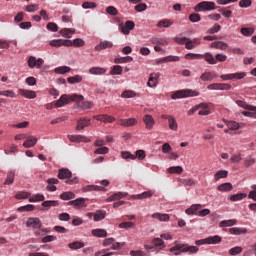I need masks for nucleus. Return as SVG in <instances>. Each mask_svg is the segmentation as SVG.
I'll list each match as a JSON object with an SVG mask.
<instances>
[{
    "label": "nucleus",
    "instance_id": "nucleus-46",
    "mask_svg": "<svg viewBox=\"0 0 256 256\" xmlns=\"http://www.w3.org/2000/svg\"><path fill=\"white\" fill-rule=\"evenodd\" d=\"M67 81H68V83H70V85H73L75 83H81V81H83V76L75 75V76H72V77H68Z\"/></svg>",
    "mask_w": 256,
    "mask_h": 256
},
{
    "label": "nucleus",
    "instance_id": "nucleus-19",
    "mask_svg": "<svg viewBox=\"0 0 256 256\" xmlns=\"http://www.w3.org/2000/svg\"><path fill=\"white\" fill-rule=\"evenodd\" d=\"M119 125H122V127H133L137 125V120L135 118L120 119Z\"/></svg>",
    "mask_w": 256,
    "mask_h": 256
},
{
    "label": "nucleus",
    "instance_id": "nucleus-7",
    "mask_svg": "<svg viewBox=\"0 0 256 256\" xmlns=\"http://www.w3.org/2000/svg\"><path fill=\"white\" fill-rule=\"evenodd\" d=\"M121 33L124 35H129L130 31H133L135 29V22L128 20L125 22V25L121 23L119 25Z\"/></svg>",
    "mask_w": 256,
    "mask_h": 256
},
{
    "label": "nucleus",
    "instance_id": "nucleus-39",
    "mask_svg": "<svg viewBox=\"0 0 256 256\" xmlns=\"http://www.w3.org/2000/svg\"><path fill=\"white\" fill-rule=\"evenodd\" d=\"M231 190H233V184H231L229 182L223 183L218 186V191H221V192H228Z\"/></svg>",
    "mask_w": 256,
    "mask_h": 256
},
{
    "label": "nucleus",
    "instance_id": "nucleus-11",
    "mask_svg": "<svg viewBox=\"0 0 256 256\" xmlns=\"http://www.w3.org/2000/svg\"><path fill=\"white\" fill-rule=\"evenodd\" d=\"M18 93L19 95H21L22 97H25L26 99H35L37 97V92L33 90L19 89Z\"/></svg>",
    "mask_w": 256,
    "mask_h": 256
},
{
    "label": "nucleus",
    "instance_id": "nucleus-41",
    "mask_svg": "<svg viewBox=\"0 0 256 256\" xmlns=\"http://www.w3.org/2000/svg\"><path fill=\"white\" fill-rule=\"evenodd\" d=\"M59 205V201L57 200H46L42 203V207L46 209H50V207H57Z\"/></svg>",
    "mask_w": 256,
    "mask_h": 256
},
{
    "label": "nucleus",
    "instance_id": "nucleus-15",
    "mask_svg": "<svg viewBox=\"0 0 256 256\" xmlns=\"http://www.w3.org/2000/svg\"><path fill=\"white\" fill-rule=\"evenodd\" d=\"M91 125V119L81 118L77 121L76 131L83 130L84 127H89Z\"/></svg>",
    "mask_w": 256,
    "mask_h": 256
},
{
    "label": "nucleus",
    "instance_id": "nucleus-60",
    "mask_svg": "<svg viewBox=\"0 0 256 256\" xmlns=\"http://www.w3.org/2000/svg\"><path fill=\"white\" fill-rule=\"evenodd\" d=\"M219 13H221L223 15V17H226L227 19H229V17H231V15H233V12L231 10H229V7L221 8L219 10Z\"/></svg>",
    "mask_w": 256,
    "mask_h": 256
},
{
    "label": "nucleus",
    "instance_id": "nucleus-45",
    "mask_svg": "<svg viewBox=\"0 0 256 256\" xmlns=\"http://www.w3.org/2000/svg\"><path fill=\"white\" fill-rule=\"evenodd\" d=\"M13 181H15V171H10L7 174V178L4 182V185H13Z\"/></svg>",
    "mask_w": 256,
    "mask_h": 256
},
{
    "label": "nucleus",
    "instance_id": "nucleus-48",
    "mask_svg": "<svg viewBox=\"0 0 256 256\" xmlns=\"http://www.w3.org/2000/svg\"><path fill=\"white\" fill-rule=\"evenodd\" d=\"M152 218L158 219V221H169V214L154 213Z\"/></svg>",
    "mask_w": 256,
    "mask_h": 256
},
{
    "label": "nucleus",
    "instance_id": "nucleus-47",
    "mask_svg": "<svg viewBox=\"0 0 256 256\" xmlns=\"http://www.w3.org/2000/svg\"><path fill=\"white\" fill-rule=\"evenodd\" d=\"M68 247L72 250L83 249V247H85V243L75 241V242L69 243Z\"/></svg>",
    "mask_w": 256,
    "mask_h": 256
},
{
    "label": "nucleus",
    "instance_id": "nucleus-30",
    "mask_svg": "<svg viewBox=\"0 0 256 256\" xmlns=\"http://www.w3.org/2000/svg\"><path fill=\"white\" fill-rule=\"evenodd\" d=\"M229 233H231V235H245L247 228L233 227L229 229Z\"/></svg>",
    "mask_w": 256,
    "mask_h": 256
},
{
    "label": "nucleus",
    "instance_id": "nucleus-55",
    "mask_svg": "<svg viewBox=\"0 0 256 256\" xmlns=\"http://www.w3.org/2000/svg\"><path fill=\"white\" fill-rule=\"evenodd\" d=\"M121 97H123L124 99H131L133 97H137V93L132 90H126L121 94Z\"/></svg>",
    "mask_w": 256,
    "mask_h": 256
},
{
    "label": "nucleus",
    "instance_id": "nucleus-2",
    "mask_svg": "<svg viewBox=\"0 0 256 256\" xmlns=\"http://www.w3.org/2000/svg\"><path fill=\"white\" fill-rule=\"evenodd\" d=\"M199 251V247L197 246H189L188 244H176L172 248H170V253H174V255H181V253H197Z\"/></svg>",
    "mask_w": 256,
    "mask_h": 256
},
{
    "label": "nucleus",
    "instance_id": "nucleus-25",
    "mask_svg": "<svg viewBox=\"0 0 256 256\" xmlns=\"http://www.w3.org/2000/svg\"><path fill=\"white\" fill-rule=\"evenodd\" d=\"M82 191H84V193H87L89 191H106V189L103 186L87 185L82 188Z\"/></svg>",
    "mask_w": 256,
    "mask_h": 256
},
{
    "label": "nucleus",
    "instance_id": "nucleus-28",
    "mask_svg": "<svg viewBox=\"0 0 256 256\" xmlns=\"http://www.w3.org/2000/svg\"><path fill=\"white\" fill-rule=\"evenodd\" d=\"M90 75H105L107 73V69L102 67H92L89 69Z\"/></svg>",
    "mask_w": 256,
    "mask_h": 256
},
{
    "label": "nucleus",
    "instance_id": "nucleus-57",
    "mask_svg": "<svg viewBox=\"0 0 256 256\" xmlns=\"http://www.w3.org/2000/svg\"><path fill=\"white\" fill-rule=\"evenodd\" d=\"M152 243L155 247H160V249H165V242L161 238H154Z\"/></svg>",
    "mask_w": 256,
    "mask_h": 256
},
{
    "label": "nucleus",
    "instance_id": "nucleus-36",
    "mask_svg": "<svg viewBox=\"0 0 256 256\" xmlns=\"http://www.w3.org/2000/svg\"><path fill=\"white\" fill-rule=\"evenodd\" d=\"M150 43H152L153 45H162L163 47L169 45V42H167V40L163 38H151Z\"/></svg>",
    "mask_w": 256,
    "mask_h": 256
},
{
    "label": "nucleus",
    "instance_id": "nucleus-12",
    "mask_svg": "<svg viewBox=\"0 0 256 256\" xmlns=\"http://www.w3.org/2000/svg\"><path fill=\"white\" fill-rule=\"evenodd\" d=\"M180 59L181 58L179 56H166L164 58L156 60V65H161V63H173L180 61Z\"/></svg>",
    "mask_w": 256,
    "mask_h": 256
},
{
    "label": "nucleus",
    "instance_id": "nucleus-54",
    "mask_svg": "<svg viewBox=\"0 0 256 256\" xmlns=\"http://www.w3.org/2000/svg\"><path fill=\"white\" fill-rule=\"evenodd\" d=\"M219 31H221V25H219V24H214L211 28H209L208 30H207V33L209 34V35H215V33H219Z\"/></svg>",
    "mask_w": 256,
    "mask_h": 256
},
{
    "label": "nucleus",
    "instance_id": "nucleus-18",
    "mask_svg": "<svg viewBox=\"0 0 256 256\" xmlns=\"http://www.w3.org/2000/svg\"><path fill=\"white\" fill-rule=\"evenodd\" d=\"M48 186L46 187L47 191L53 192L57 191V184H59V180L57 178H50L47 180Z\"/></svg>",
    "mask_w": 256,
    "mask_h": 256
},
{
    "label": "nucleus",
    "instance_id": "nucleus-59",
    "mask_svg": "<svg viewBox=\"0 0 256 256\" xmlns=\"http://www.w3.org/2000/svg\"><path fill=\"white\" fill-rule=\"evenodd\" d=\"M131 61H133V57L126 56V57L116 58L114 60V63H131Z\"/></svg>",
    "mask_w": 256,
    "mask_h": 256
},
{
    "label": "nucleus",
    "instance_id": "nucleus-29",
    "mask_svg": "<svg viewBox=\"0 0 256 256\" xmlns=\"http://www.w3.org/2000/svg\"><path fill=\"white\" fill-rule=\"evenodd\" d=\"M68 205H73L76 209H80V207H85V199L78 198L76 200H72L68 203Z\"/></svg>",
    "mask_w": 256,
    "mask_h": 256
},
{
    "label": "nucleus",
    "instance_id": "nucleus-34",
    "mask_svg": "<svg viewBox=\"0 0 256 256\" xmlns=\"http://www.w3.org/2000/svg\"><path fill=\"white\" fill-rule=\"evenodd\" d=\"M171 25H173V20L163 19V20H160L156 26L159 27L160 29L163 27L167 29L171 27Z\"/></svg>",
    "mask_w": 256,
    "mask_h": 256
},
{
    "label": "nucleus",
    "instance_id": "nucleus-22",
    "mask_svg": "<svg viewBox=\"0 0 256 256\" xmlns=\"http://www.w3.org/2000/svg\"><path fill=\"white\" fill-rule=\"evenodd\" d=\"M199 209H203V205L201 204H193L191 207L185 210L186 215H195Z\"/></svg>",
    "mask_w": 256,
    "mask_h": 256
},
{
    "label": "nucleus",
    "instance_id": "nucleus-27",
    "mask_svg": "<svg viewBox=\"0 0 256 256\" xmlns=\"http://www.w3.org/2000/svg\"><path fill=\"white\" fill-rule=\"evenodd\" d=\"M71 171L66 168H62L58 171V179H71Z\"/></svg>",
    "mask_w": 256,
    "mask_h": 256
},
{
    "label": "nucleus",
    "instance_id": "nucleus-13",
    "mask_svg": "<svg viewBox=\"0 0 256 256\" xmlns=\"http://www.w3.org/2000/svg\"><path fill=\"white\" fill-rule=\"evenodd\" d=\"M26 226L32 227V229H41V220L39 218H29Z\"/></svg>",
    "mask_w": 256,
    "mask_h": 256
},
{
    "label": "nucleus",
    "instance_id": "nucleus-23",
    "mask_svg": "<svg viewBox=\"0 0 256 256\" xmlns=\"http://www.w3.org/2000/svg\"><path fill=\"white\" fill-rule=\"evenodd\" d=\"M151 197H153V191L150 190V191L143 192L141 194L132 195L131 199L142 200V199H149Z\"/></svg>",
    "mask_w": 256,
    "mask_h": 256
},
{
    "label": "nucleus",
    "instance_id": "nucleus-63",
    "mask_svg": "<svg viewBox=\"0 0 256 256\" xmlns=\"http://www.w3.org/2000/svg\"><path fill=\"white\" fill-rule=\"evenodd\" d=\"M245 197H247V194H244V193L234 194L230 197V201H241L242 199H245Z\"/></svg>",
    "mask_w": 256,
    "mask_h": 256
},
{
    "label": "nucleus",
    "instance_id": "nucleus-53",
    "mask_svg": "<svg viewBox=\"0 0 256 256\" xmlns=\"http://www.w3.org/2000/svg\"><path fill=\"white\" fill-rule=\"evenodd\" d=\"M60 199L69 201L70 199H75V194L73 192H64L60 195Z\"/></svg>",
    "mask_w": 256,
    "mask_h": 256
},
{
    "label": "nucleus",
    "instance_id": "nucleus-31",
    "mask_svg": "<svg viewBox=\"0 0 256 256\" xmlns=\"http://www.w3.org/2000/svg\"><path fill=\"white\" fill-rule=\"evenodd\" d=\"M201 81H213V79H217V75L211 72H204L200 76Z\"/></svg>",
    "mask_w": 256,
    "mask_h": 256
},
{
    "label": "nucleus",
    "instance_id": "nucleus-56",
    "mask_svg": "<svg viewBox=\"0 0 256 256\" xmlns=\"http://www.w3.org/2000/svg\"><path fill=\"white\" fill-rule=\"evenodd\" d=\"M31 197V193L25 192V191H20L15 195V199H29Z\"/></svg>",
    "mask_w": 256,
    "mask_h": 256
},
{
    "label": "nucleus",
    "instance_id": "nucleus-16",
    "mask_svg": "<svg viewBox=\"0 0 256 256\" xmlns=\"http://www.w3.org/2000/svg\"><path fill=\"white\" fill-rule=\"evenodd\" d=\"M143 121L145 123L146 129L148 130L153 129V125H155V119H153V116L146 114L143 117Z\"/></svg>",
    "mask_w": 256,
    "mask_h": 256
},
{
    "label": "nucleus",
    "instance_id": "nucleus-17",
    "mask_svg": "<svg viewBox=\"0 0 256 256\" xmlns=\"http://www.w3.org/2000/svg\"><path fill=\"white\" fill-rule=\"evenodd\" d=\"M26 139L27 140L23 143V147H25V149H29V148L35 147V145H37V137L29 136Z\"/></svg>",
    "mask_w": 256,
    "mask_h": 256
},
{
    "label": "nucleus",
    "instance_id": "nucleus-5",
    "mask_svg": "<svg viewBox=\"0 0 256 256\" xmlns=\"http://www.w3.org/2000/svg\"><path fill=\"white\" fill-rule=\"evenodd\" d=\"M51 47H73V41L63 40V39H54L49 42Z\"/></svg>",
    "mask_w": 256,
    "mask_h": 256
},
{
    "label": "nucleus",
    "instance_id": "nucleus-64",
    "mask_svg": "<svg viewBox=\"0 0 256 256\" xmlns=\"http://www.w3.org/2000/svg\"><path fill=\"white\" fill-rule=\"evenodd\" d=\"M229 253H230V255H232V256L239 255V253H243V247H241V246H236V247H234V248H231V249L229 250Z\"/></svg>",
    "mask_w": 256,
    "mask_h": 256
},
{
    "label": "nucleus",
    "instance_id": "nucleus-32",
    "mask_svg": "<svg viewBox=\"0 0 256 256\" xmlns=\"http://www.w3.org/2000/svg\"><path fill=\"white\" fill-rule=\"evenodd\" d=\"M208 245H219L221 243L222 238L219 235L207 237Z\"/></svg>",
    "mask_w": 256,
    "mask_h": 256
},
{
    "label": "nucleus",
    "instance_id": "nucleus-1",
    "mask_svg": "<svg viewBox=\"0 0 256 256\" xmlns=\"http://www.w3.org/2000/svg\"><path fill=\"white\" fill-rule=\"evenodd\" d=\"M84 99H85V97L83 95H79V94L67 95V94H64L56 101L55 107H64V105H69V103H71V101H73L74 103H81V101H83Z\"/></svg>",
    "mask_w": 256,
    "mask_h": 256
},
{
    "label": "nucleus",
    "instance_id": "nucleus-20",
    "mask_svg": "<svg viewBox=\"0 0 256 256\" xmlns=\"http://www.w3.org/2000/svg\"><path fill=\"white\" fill-rule=\"evenodd\" d=\"M160 77V74L159 73H156V74H151L150 77H149V80L147 82V86L148 87H157L159 81H157Z\"/></svg>",
    "mask_w": 256,
    "mask_h": 256
},
{
    "label": "nucleus",
    "instance_id": "nucleus-33",
    "mask_svg": "<svg viewBox=\"0 0 256 256\" xmlns=\"http://www.w3.org/2000/svg\"><path fill=\"white\" fill-rule=\"evenodd\" d=\"M60 33L63 37L71 39V37H73V34L75 33V29L63 28L62 30H60Z\"/></svg>",
    "mask_w": 256,
    "mask_h": 256
},
{
    "label": "nucleus",
    "instance_id": "nucleus-61",
    "mask_svg": "<svg viewBox=\"0 0 256 256\" xmlns=\"http://www.w3.org/2000/svg\"><path fill=\"white\" fill-rule=\"evenodd\" d=\"M185 59L191 61L194 59H203V54L188 53L185 55Z\"/></svg>",
    "mask_w": 256,
    "mask_h": 256
},
{
    "label": "nucleus",
    "instance_id": "nucleus-43",
    "mask_svg": "<svg viewBox=\"0 0 256 256\" xmlns=\"http://www.w3.org/2000/svg\"><path fill=\"white\" fill-rule=\"evenodd\" d=\"M39 201H45V196L43 194H34L29 198L30 203H37Z\"/></svg>",
    "mask_w": 256,
    "mask_h": 256
},
{
    "label": "nucleus",
    "instance_id": "nucleus-38",
    "mask_svg": "<svg viewBox=\"0 0 256 256\" xmlns=\"http://www.w3.org/2000/svg\"><path fill=\"white\" fill-rule=\"evenodd\" d=\"M76 103H77V106L83 110L91 109V107H93V103H91L90 101H85V99Z\"/></svg>",
    "mask_w": 256,
    "mask_h": 256
},
{
    "label": "nucleus",
    "instance_id": "nucleus-14",
    "mask_svg": "<svg viewBox=\"0 0 256 256\" xmlns=\"http://www.w3.org/2000/svg\"><path fill=\"white\" fill-rule=\"evenodd\" d=\"M94 118L96 121H101L102 123H113V121H115V117L109 116L107 114L96 115Z\"/></svg>",
    "mask_w": 256,
    "mask_h": 256
},
{
    "label": "nucleus",
    "instance_id": "nucleus-10",
    "mask_svg": "<svg viewBox=\"0 0 256 256\" xmlns=\"http://www.w3.org/2000/svg\"><path fill=\"white\" fill-rule=\"evenodd\" d=\"M128 195L129 193L127 192H116L106 199V203H111L112 201H119V199H123Z\"/></svg>",
    "mask_w": 256,
    "mask_h": 256
},
{
    "label": "nucleus",
    "instance_id": "nucleus-35",
    "mask_svg": "<svg viewBox=\"0 0 256 256\" xmlns=\"http://www.w3.org/2000/svg\"><path fill=\"white\" fill-rule=\"evenodd\" d=\"M203 59H205V61L208 62L209 65H217L216 58L213 57V54L209 52L203 55Z\"/></svg>",
    "mask_w": 256,
    "mask_h": 256
},
{
    "label": "nucleus",
    "instance_id": "nucleus-9",
    "mask_svg": "<svg viewBox=\"0 0 256 256\" xmlns=\"http://www.w3.org/2000/svg\"><path fill=\"white\" fill-rule=\"evenodd\" d=\"M69 141L71 143H90L91 139L83 135H68Z\"/></svg>",
    "mask_w": 256,
    "mask_h": 256
},
{
    "label": "nucleus",
    "instance_id": "nucleus-40",
    "mask_svg": "<svg viewBox=\"0 0 256 256\" xmlns=\"http://www.w3.org/2000/svg\"><path fill=\"white\" fill-rule=\"evenodd\" d=\"M229 175V172L227 170H219L215 173L214 179L215 181H219V179H225Z\"/></svg>",
    "mask_w": 256,
    "mask_h": 256
},
{
    "label": "nucleus",
    "instance_id": "nucleus-6",
    "mask_svg": "<svg viewBox=\"0 0 256 256\" xmlns=\"http://www.w3.org/2000/svg\"><path fill=\"white\" fill-rule=\"evenodd\" d=\"M43 63H45L43 58L37 59L34 56H30L28 58V67H30V69H35V67H37V69H40V67L43 65Z\"/></svg>",
    "mask_w": 256,
    "mask_h": 256
},
{
    "label": "nucleus",
    "instance_id": "nucleus-51",
    "mask_svg": "<svg viewBox=\"0 0 256 256\" xmlns=\"http://www.w3.org/2000/svg\"><path fill=\"white\" fill-rule=\"evenodd\" d=\"M168 173H171V174L176 173V175H181V173H183V167H181V166H172V167L168 168Z\"/></svg>",
    "mask_w": 256,
    "mask_h": 256
},
{
    "label": "nucleus",
    "instance_id": "nucleus-4",
    "mask_svg": "<svg viewBox=\"0 0 256 256\" xmlns=\"http://www.w3.org/2000/svg\"><path fill=\"white\" fill-rule=\"evenodd\" d=\"M215 9H217V6H216L215 2H211V1L199 2L194 7V11L196 13H201V11H215Z\"/></svg>",
    "mask_w": 256,
    "mask_h": 256
},
{
    "label": "nucleus",
    "instance_id": "nucleus-24",
    "mask_svg": "<svg viewBox=\"0 0 256 256\" xmlns=\"http://www.w3.org/2000/svg\"><path fill=\"white\" fill-rule=\"evenodd\" d=\"M236 105L242 109H246L247 111H256V106L249 105L243 100H236Z\"/></svg>",
    "mask_w": 256,
    "mask_h": 256
},
{
    "label": "nucleus",
    "instance_id": "nucleus-26",
    "mask_svg": "<svg viewBox=\"0 0 256 256\" xmlns=\"http://www.w3.org/2000/svg\"><path fill=\"white\" fill-rule=\"evenodd\" d=\"M113 43L110 41H102L99 45L95 46V51H103V49H111Z\"/></svg>",
    "mask_w": 256,
    "mask_h": 256
},
{
    "label": "nucleus",
    "instance_id": "nucleus-52",
    "mask_svg": "<svg viewBox=\"0 0 256 256\" xmlns=\"http://www.w3.org/2000/svg\"><path fill=\"white\" fill-rule=\"evenodd\" d=\"M71 71V68L68 66H60L55 68V73H58L59 75H65V73H69Z\"/></svg>",
    "mask_w": 256,
    "mask_h": 256
},
{
    "label": "nucleus",
    "instance_id": "nucleus-21",
    "mask_svg": "<svg viewBox=\"0 0 256 256\" xmlns=\"http://www.w3.org/2000/svg\"><path fill=\"white\" fill-rule=\"evenodd\" d=\"M211 47L213 49H220L221 51H227V48L229 47L228 43H225L223 41H216L211 43Z\"/></svg>",
    "mask_w": 256,
    "mask_h": 256
},
{
    "label": "nucleus",
    "instance_id": "nucleus-62",
    "mask_svg": "<svg viewBox=\"0 0 256 256\" xmlns=\"http://www.w3.org/2000/svg\"><path fill=\"white\" fill-rule=\"evenodd\" d=\"M123 73V67L116 65L110 71V75H121Z\"/></svg>",
    "mask_w": 256,
    "mask_h": 256
},
{
    "label": "nucleus",
    "instance_id": "nucleus-8",
    "mask_svg": "<svg viewBox=\"0 0 256 256\" xmlns=\"http://www.w3.org/2000/svg\"><path fill=\"white\" fill-rule=\"evenodd\" d=\"M220 77L223 79V81H231L232 79H245V77H247V73L238 72L233 74H223Z\"/></svg>",
    "mask_w": 256,
    "mask_h": 256
},
{
    "label": "nucleus",
    "instance_id": "nucleus-58",
    "mask_svg": "<svg viewBox=\"0 0 256 256\" xmlns=\"http://www.w3.org/2000/svg\"><path fill=\"white\" fill-rule=\"evenodd\" d=\"M106 13L107 15H112L113 17H115L116 15H119V10H117L115 6H108L106 7Z\"/></svg>",
    "mask_w": 256,
    "mask_h": 256
},
{
    "label": "nucleus",
    "instance_id": "nucleus-37",
    "mask_svg": "<svg viewBox=\"0 0 256 256\" xmlns=\"http://www.w3.org/2000/svg\"><path fill=\"white\" fill-rule=\"evenodd\" d=\"M237 225V219L223 220L219 223V227H233Z\"/></svg>",
    "mask_w": 256,
    "mask_h": 256
},
{
    "label": "nucleus",
    "instance_id": "nucleus-3",
    "mask_svg": "<svg viewBox=\"0 0 256 256\" xmlns=\"http://www.w3.org/2000/svg\"><path fill=\"white\" fill-rule=\"evenodd\" d=\"M187 97H199V92L192 89H184L175 91L171 95V99H185Z\"/></svg>",
    "mask_w": 256,
    "mask_h": 256
},
{
    "label": "nucleus",
    "instance_id": "nucleus-44",
    "mask_svg": "<svg viewBox=\"0 0 256 256\" xmlns=\"http://www.w3.org/2000/svg\"><path fill=\"white\" fill-rule=\"evenodd\" d=\"M241 34L244 35V37H251L255 33V28L250 27V28H241L240 30Z\"/></svg>",
    "mask_w": 256,
    "mask_h": 256
},
{
    "label": "nucleus",
    "instance_id": "nucleus-50",
    "mask_svg": "<svg viewBox=\"0 0 256 256\" xmlns=\"http://www.w3.org/2000/svg\"><path fill=\"white\" fill-rule=\"evenodd\" d=\"M105 215H107V213L103 210H98L95 214H94V221H103V219H105Z\"/></svg>",
    "mask_w": 256,
    "mask_h": 256
},
{
    "label": "nucleus",
    "instance_id": "nucleus-42",
    "mask_svg": "<svg viewBox=\"0 0 256 256\" xmlns=\"http://www.w3.org/2000/svg\"><path fill=\"white\" fill-rule=\"evenodd\" d=\"M168 126L169 129H171L172 131H177L178 129V125H177V120H175V117H168Z\"/></svg>",
    "mask_w": 256,
    "mask_h": 256
},
{
    "label": "nucleus",
    "instance_id": "nucleus-49",
    "mask_svg": "<svg viewBox=\"0 0 256 256\" xmlns=\"http://www.w3.org/2000/svg\"><path fill=\"white\" fill-rule=\"evenodd\" d=\"M92 235L94 237H107V231L105 229H94Z\"/></svg>",
    "mask_w": 256,
    "mask_h": 256
}]
</instances>
